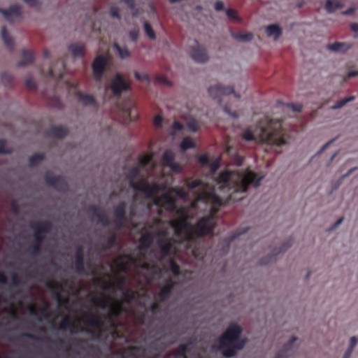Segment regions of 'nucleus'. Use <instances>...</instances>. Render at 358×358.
Returning a JSON list of instances; mask_svg holds the SVG:
<instances>
[{"instance_id":"obj_44","label":"nucleus","mask_w":358,"mask_h":358,"mask_svg":"<svg viewBox=\"0 0 358 358\" xmlns=\"http://www.w3.org/2000/svg\"><path fill=\"white\" fill-rule=\"evenodd\" d=\"M171 191L182 199H185L187 197V193L180 187H175L172 188Z\"/></svg>"},{"instance_id":"obj_43","label":"nucleus","mask_w":358,"mask_h":358,"mask_svg":"<svg viewBox=\"0 0 358 358\" xmlns=\"http://www.w3.org/2000/svg\"><path fill=\"white\" fill-rule=\"evenodd\" d=\"M144 30L146 35L150 39H155L156 35L155 31L152 29V26L148 22H144Z\"/></svg>"},{"instance_id":"obj_34","label":"nucleus","mask_w":358,"mask_h":358,"mask_svg":"<svg viewBox=\"0 0 358 358\" xmlns=\"http://www.w3.org/2000/svg\"><path fill=\"white\" fill-rule=\"evenodd\" d=\"M180 146L182 151H185L188 149L195 148L196 143L190 137H185L182 140Z\"/></svg>"},{"instance_id":"obj_18","label":"nucleus","mask_w":358,"mask_h":358,"mask_svg":"<svg viewBox=\"0 0 358 358\" xmlns=\"http://www.w3.org/2000/svg\"><path fill=\"white\" fill-rule=\"evenodd\" d=\"M174 242L173 239L169 238L166 240L159 239L158 245L159 247V252L162 258H165L169 255L171 250L173 247Z\"/></svg>"},{"instance_id":"obj_37","label":"nucleus","mask_w":358,"mask_h":358,"mask_svg":"<svg viewBox=\"0 0 358 358\" xmlns=\"http://www.w3.org/2000/svg\"><path fill=\"white\" fill-rule=\"evenodd\" d=\"M185 185L189 189H194L197 187L203 186V182L201 179L192 180V178H189L185 180Z\"/></svg>"},{"instance_id":"obj_57","label":"nucleus","mask_w":358,"mask_h":358,"mask_svg":"<svg viewBox=\"0 0 358 358\" xmlns=\"http://www.w3.org/2000/svg\"><path fill=\"white\" fill-rule=\"evenodd\" d=\"M22 336H24V337H26L27 338H30L31 340H34V341H41L42 338H40L38 336L36 335V334H31V333H28V332H25V333H22Z\"/></svg>"},{"instance_id":"obj_38","label":"nucleus","mask_w":358,"mask_h":358,"mask_svg":"<svg viewBox=\"0 0 358 358\" xmlns=\"http://www.w3.org/2000/svg\"><path fill=\"white\" fill-rule=\"evenodd\" d=\"M233 36L235 39L238 41L247 42L252 39L253 34L250 32L234 33L233 34Z\"/></svg>"},{"instance_id":"obj_52","label":"nucleus","mask_w":358,"mask_h":358,"mask_svg":"<svg viewBox=\"0 0 358 358\" xmlns=\"http://www.w3.org/2000/svg\"><path fill=\"white\" fill-rule=\"evenodd\" d=\"M135 78L139 81H146L150 82V78L146 73H140L138 72H135L134 73Z\"/></svg>"},{"instance_id":"obj_48","label":"nucleus","mask_w":358,"mask_h":358,"mask_svg":"<svg viewBox=\"0 0 358 358\" xmlns=\"http://www.w3.org/2000/svg\"><path fill=\"white\" fill-rule=\"evenodd\" d=\"M220 162L221 158L217 157L210 164V169L212 173H215L218 170L220 166Z\"/></svg>"},{"instance_id":"obj_7","label":"nucleus","mask_w":358,"mask_h":358,"mask_svg":"<svg viewBox=\"0 0 358 358\" xmlns=\"http://www.w3.org/2000/svg\"><path fill=\"white\" fill-rule=\"evenodd\" d=\"M92 302L96 306L101 308L109 307L110 313L114 317H119L124 310L123 306L120 302L116 301L112 303L111 299L108 296H103L99 299L94 298Z\"/></svg>"},{"instance_id":"obj_26","label":"nucleus","mask_w":358,"mask_h":358,"mask_svg":"<svg viewBox=\"0 0 358 358\" xmlns=\"http://www.w3.org/2000/svg\"><path fill=\"white\" fill-rule=\"evenodd\" d=\"M81 327L76 325L72 322L69 316L65 317L59 324V329L62 330L72 329V333L80 332L79 329Z\"/></svg>"},{"instance_id":"obj_51","label":"nucleus","mask_w":358,"mask_h":358,"mask_svg":"<svg viewBox=\"0 0 358 358\" xmlns=\"http://www.w3.org/2000/svg\"><path fill=\"white\" fill-rule=\"evenodd\" d=\"M199 164L204 166L209 164V157L207 154L201 155L198 158Z\"/></svg>"},{"instance_id":"obj_11","label":"nucleus","mask_w":358,"mask_h":358,"mask_svg":"<svg viewBox=\"0 0 358 358\" xmlns=\"http://www.w3.org/2000/svg\"><path fill=\"white\" fill-rule=\"evenodd\" d=\"M162 162L166 167L176 174L181 173L183 171V166L175 162V154L169 150H166L162 155Z\"/></svg>"},{"instance_id":"obj_62","label":"nucleus","mask_w":358,"mask_h":358,"mask_svg":"<svg viewBox=\"0 0 358 358\" xmlns=\"http://www.w3.org/2000/svg\"><path fill=\"white\" fill-rule=\"evenodd\" d=\"M129 35L131 40L136 42L138 38V31L136 29L131 30L129 31Z\"/></svg>"},{"instance_id":"obj_32","label":"nucleus","mask_w":358,"mask_h":358,"mask_svg":"<svg viewBox=\"0 0 358 358\" xmlns=\"http://www.w3.org/2000/svg\"><path fill=\"white\" fill-rule=\"evenodd\" d=\"M342 7L343 3L337 0H327L325 3V9L329 13H332Z\"/></svg>"},{"instance_id":"obj_42","label":"nucleus","mask_w":358,"mask_h":358,"mask_svg":"<svg viewBox=\"0 0 358 358\" xmlns=\"http://www.w3.org/2000/svg\"><path fill=\"white\" fill-rule=\"evenodd\" d=\"M170 270L175 276H178L180 273V266L173 260L169 261Z\"/></svg>"},{"instance_id":"obj_16","label":"nucleus","mask_w":358,"mask_h":358,"mask_svg":"<svg viewBox=\"0 0 358 358\" xmlns=\"http://www.w3.org/2000/svg\"><path fill=\"white\" fill-rule=\"evenodd\" d=\"M176 284V282L172 279L167 280L166 284L162 287L159 292L157 294V300L162 303L167 301L170 298Z\"/></svg>"},{"instance_id":"obj_49","label":"nucleus","mask_w":358,"mask_h":358,"mask_svg":"<svg viewBox=\"0 0 358 358\" xmlns=\"http://www.w3.org/2000/svg\"><path fill=\"white\" fill-rule=\"evenodd\" d=\"M25 85L29 90H35L36 88V84L31 77L27 78L25 80Z\"/></svg>"},{"instance_id":"obj_24","label":"nucleus","mask_w":358,"mask_h":358,"mask_svg":"<svg viewBox=\"0 0 358 358\" xmlns=\"http://www.w3.org/2000/svg\"><path fill=\"white\" fill-rule=\"evenodd\" d=\"M298 341V338L295 336L292 337V338L287 343L282 349V355H278L275 358H287V357L292 355L289 352H292L296 348V342Z\"/></svg>"},{"instance_id":"obj_50","label":"nucleus","mask_w":358,"mask_h":358,"mask_svg":"<svg viewBox=\"0 0 358 358\" xmlns=\"http://www.w3.org/2000/svg\"><path fill=\"white\" fill-rule=\"evenodd\" d=\"M98 222L102 225L107 227L110 224V220L108 215L104 213L97 219Z\"/></svg>"},{"instance_id":"obj_61","label":"nucleus","mask_w":358,"mask_h":358,"mask_svg":"<svg viewBox=\"0 0 358 358\" xmlns=\"http://www.w3.org/2000/svg\"><path fill=\"white\" fill-rule=\"evenodd\" d=\"M6 142L5 140L0 139V154L10 153V151L6 150Z\"/></svg>"},{"instance_id":"obj_40","label":"nucleus","mask_w":358,"mask_h":358,"mask_svg":"<svg viewBox=\"0 0 358 358\" xmlns=\"http://www.w3.org/2000/svg\"><path fill=\"white\" fill-rule=\"evenodd\" d=\"M117 236L115 233H113L106 241V244L104 246V250H108L115 246L117 243Z\"/></svg>"},{"instance_id":"obj_25","label":"nucleus","mask_w":358,"mask_h":358,"mask_svg":"<svg viewBox=\"0 0 358 358\" xmlns=\"http://www.w3.org/2000/svg\"><path fill=\"white\" fill-rule=\"evenodd\" d=\"M76 97L85 106H96V101L92 95L82 92H77Z\"/></svg>"},{"instance_id":"obj_39","label":"nucleus","mask_w":358,"mask_h":358,"mask_svg":"<svg viewBox=\"0 0 358 358\" xmlns=\"http://www.w3.org/2000/svg\"><path fill=\"white\" fill-rule=\"evenodd\" d=\"M89 213L92 214V215L96 219H98L100 216L103 215L105 213L103 211L101 207L96 205H91L88 208Z\"/></svg>"},{"instance_id":"obj_31","label":"nucleus","mask_w":358,"mask_h":358,"mask_svg":"<svg viewBox=\"0 0 358 358\" xmlns=\"http://www.w3.org/2000/svg\"><path fill=\"white\" fill-rule=\"evenodd\" d=\"M266 32L268 36H274L277 39L282 34V29L277 24H270L266 27Z\"/></svg>"},{"instance_id":"obj_47","label":"nucleus","mask_w":358,"mask_h":358,"mask_svg":"<svg viewBox=\"0 0 358 358\" xmlns=\"http://www.w3.org/2000/svg\"><path fill=\"white\" fill-rule=\"evenodd\" d=\"M136 292L131 289H127L123 292V296L127 302H130L136 297Z\"/></svg>"},{"instance_id":"obj_64","label":"nucleus","mask_w":358,"mask_h":358,"mask_svg":"<svg viewBox=\"0 0 358 358\" xmlns=\"http://www.w3.org/2000/svg\"><path fill=\"white\" fill-rule=\"evenodd\" d=\"M24 1L30 6L38 8L40 6V2L38 0H24Z\"/></svg>"},{"instance_id":"obj_41","label":"nucleus","mask_w":358,"mask_h":358,"mask_svg":"<svg viewBox=\"0 0 358 358\" xmlns=\"http://www.w3.org/2000/svg\"><path fill=\"white\" fill-rule=\"evenodd\" d=\"M45 341L46 342H51L54 345L61 348H64L67 346L66 341L62 338H57L53 341H50V338L47 336L45 338Z\"/></svg>"},{"instance_id":"obj_29","label":"nucleus","mask_w":358,"mask_h":358,"mask_svg":"<svg viewBox=\"0 0 358 358\" xmlns=\"http://www.w3.org/2000/svg\"><path fill=\"white\" fill-rule=\"evenodd\" d=\"M154 236L152 231H146L140 238L141 248L148 249L153 243Z\"/></svg>"},{"instance_id":"obj_56","label":"nucleus","mask_w":358,"mask_h":358,"mask_svg":"<svg viewBox=\"0 0 358 358\" xmlns=\"http://www.w3.org/2000/svg\"><path fill=\"white\" fill-rule=\"evenodd\" d=\"M151 160H152V157L148 156V155H144L141 157L140 164H141V165H142L143 166H147L150 163Z\"/></svg>"},{"instance_id":"obj_1","label":"nucleus","mask_w":358,"mask_h":358,"mask_svg":"<svg viewBox=\"0 0 358 358\" xmlns=\"http://www.w3.org/2000/svg\"><path fill=\"white\" fill-rule=\"evenodd\" d=\"M199 199L212 204L211 214L201 218L194 228L186 219L171 222V225L175 229L177 236H180L183 231H187V241L191 244L194 243V236L202 238L213 232L215 227L214 216L217 213L219 208L223 206L221 197L213 190L202 192L199 196Z\"/></svg>"},{"instance_id":"obj_2","label":"nucleus","mask_w":358,"mask_h":358,"mask_svg":"<svg viewBox=\"0 0 358 358\" xmlns=\"http://www.w3.org/2000/svg\"><path fill=\"white\" fill-rule=\"evenodd\" d=\"M242 138L248 141H259L273 145H283L287 143V136L282 128V120L266 117L259 122L253 132L250 128L242 134Z\"/></svg>"},{"instance_id":"obj_12","label":"nucleus","mask_w":358,"mask_h":358,"mask_svg":"<svg viewBox=\"0 0 358 358\" xmlns=\"http://www.w3.org/2000/svg\"><path fill=\"white\" fill-rule=\"evenodd\" d=\"M148 199H152L155 205L164 207L169 211L172 212L176 208V202L169 193L164 194L161 196H157L155 194L154 197Z\"/></svg>"},{"instance_id":"obj_63","label":"nucleus","mask_w":358,"mask_h":358,"mask_svg":"<svg viewBox=\"0 0 358 358\" xmlns=\"http://www.w3.org/2000/svg\"><path fill=\"white\" fill-rule=\"evenodd\" d=\"M11 281L13 285H18L20 283V278L17 273H14L12 274Z\"/></svg>"},{"instance_id":"obj_58","label":"nucleus","mask_w":358,"mask_h":358,"mask_svg":"<svg viewBox=\"0 0 358 358\" xmlns=\"http://www.w3.org/2000/svg\"><path fill=\"white\" fill-rule=\"evenodd\" d=\"M226 13H227V17L231 20H237L238 19L236 11L234 9H231V8L227 9L226 10Z\"/></svg>"},{"instance_id":"obj_53","label":"nucleus","mask_w":358,"mask_h":358,"mask_svg":"<svg viewBox=\"0 0 358 358\" xmlns=\"http://www.w3.org/2000/svg\"><path fill=\"white\" fill-rule=\"evenodd\" d=\"M133 107V104L131 103L130 106L128 107H122V109L129 119V121L133 120V117H131V108Z\"/></svg>"},{"instance_id":"obj_4","label":"nucleus","mask_w":358,"mask_h":358,"mask_svg":"<svg viewBox=\"0 0 358 358\" xmlns=\"http://www.w3.org/2000/svg\"><path fill=\"white\" fill-rule=\"evenodd\" d=\"M242 331L243 329L241 326L231 323L218 338L217 348L222 352L224 356L227 357H233L238 350L243 348L246 341L241 338Z\"/></svg>"},{"instance_id":"obj_55","label":"nucleus","mask_w":358,"mask_h":358,"mask_svg":"<svg viewBox=\"0 0 358 358\" xmlns=\"http://www.w3.org/2000/svg\"><path fill=\"white\" fill-rule=\"evenodd\" d=\"M172 129H173V135L175 134L176 132L180 131L183 129V125L178 122L175 121L172 124Z\"/></svg>"},{"instance_id":"obj_8","label":"nucleus","mask_w":358,"mask_h":358,"mask_svg":"<svg viewBox=\"0 0 358 358\" xmlns=\"http://www.w3.org/2000/svg\"><path fill=\"white\" fill-rule=\"evenodd\" d=\"M208 93L211 97L217 99L220 104L224 96L233 94L235 97L239 99L240 96L234 92L231 86H222L220 84L211 86L208 88Z\"/></svg>"},{"instance_id":"obj_27","label":"nucleus","mask_w":358,"mask_h":358,"mask_svg":"<svg viewBox=\"0 0 358 358\" xmlns=\"http://www.w3.org/2000/svg\"><path fill=\"white\" fill-rule=\"evenodd\" d=\"M69 50L75 57H83L85 54V45L81 43H76L70 45Z\"/></svg>"},{"instance_id":"obj_59","label":"nucleus","mask_w":358,"mask_h":358,"mask_svg":"<svg viewBox=\"0 0 358 358\" xmlns=\"http://www.w3.org/2000/svg\"><path fill=\"white\" fill-rule=\"evenodd\" d=\"M291 245H292L291 240H289L287 243L284 244L280 250H278V251L276 250H275L273 255L275 256V255L280 254V252L285 251L289 246H291Z\"/></svg>"},{"instance_id":"obj_17","label":"nucleus","mask_w":358,"mask_h":358,"mask_svg":"<svg viewBox=\"0 0 358 358\" xmlns=\"http://www.w3.org/2000/svg\"><path fill=\"white\" fill-rule=\"evenodd\" d=\"M192 58L196 62L204 63L208 59V55L206 49L197 44L191 51Z\"/></svg>"},{"instance_id":"obj_21","label":"nucleus","mask_w":358,"mask_h":358,"mask_svg":"<svg viewBox=\"0 0 358 358\" xmlns=\"http://www.w3.org/2000/svg\"><path fill=\"white\" fill-rule=\"evenodd\" d=\"M76 262L75 266L76 271L78 273L84 274L85 273V266H84V254L83 249L82 247H79L76 252L75 255Z\"/></svg>"},{"instance_id":"obj_14","label":"nucleus","mask_w":358,"mask_h":358,"mask_svg":"<svg viewBox=\"0 0 358 358\" xmlns=\"http://www.w3.org/2000/svg\"><path fill=\"white\" fill-rule=\"evenodd\" d=\"M127 204L124 201L120 202L114 210V223L117 229L124 227L127 221L126 217Z\"/></svg>"},{"instance_id":"obj_60","label":"nucleus","mask_w":358,"mask_h":358,"mask_svg":"<svg viewBox=\"0 0 358 358\" xmlns=\"http://www.w3.org/2000/svg\"><path fill=\"white\" fill-rule=\"evenodd\" d=\"M110 14L113 17L117 18L119 20L120 19V11L117 7L110 8Z\"/></svg>"},{"instance_id":"obj_22","label":"nucleus","mask_w":358,"mask_h":358,"mask_svg":"<svg viewBox=\"0 0 358 358\" xmlns=\"http://www.w3.org/2000/svg\"><path fill=\"white\" fill-rule=\"evenodd\" d=\"M0 13H1L7 20L10 21L12 17L20 16L21 8L18 5H13L8 9L0 8Z\"/></svg>"},{"instance_id":"obj_36","label":"nucleus","mask_w":358,"mask_h":358,"mask_svg":"<svg viewBox=\"0 0 358 358\" xmlns=\"http://www.w3.org/2000/svg\"><path fill=\"white\" fill-rule=\"evenodd\" d=\"M113 46L116 51L117 52L120 58L126 59L130 57L131 53L127 47L122 48L117 43H115Z\"/></svg>"},{"instance_id":"obj_10","label":"nucleus","mask_w":358,"mask_h":358,"mask_svg":"<svg viewBox=\"0 0 358 358\" xmlns=\"http://www.w3.org/2000/svg\"><path fill=\"white\" fill-rule=\"evenodd\" d=\"M45 183L59 192H65L68 189V185L64 178L61 176H55L50 172H47L44 176Z\"/></svg>"},{"instance_id":"obj_28","label":"nucleus","mask_w":358,"mask_h":358,"mask_svg":"<svg viewBox=\"0 0 358 358\" xmlns=\"http://www.w3.org/2000/svg\"><path fill=\"white\" fill-rule=\"evenodd\" d=\"M34 59V54L29 50L22 51V59L17 63L18 66H24L31 64Z\"/></svg>"},{"instance_id":"obj_23","label":"nucleus","mask_w":358,"mask_h":358,"mask_svg":"<svg viewBox=\"0 0 358 358\" xmlns=\"http://www.w3.org/2000/svg\"><path fill=\"white\" fill-rule=\"evenodd\" d=\"M44 240V236L43 234H38V233L34 234V243L31 245V252L33 255H38L41 251V244Z\"/></svg>"},{"instance_id":"obj_45","label":"nucleus","mask_w":358,"mask_h":358,"mask_svg":"<svg viewBox=\"0 0 358 358\" xmlns=\"http://www.w3.org/2000/svg\"><path fill=\"white\" fill-rule=\"evenodd\" d=\"M357 343V338L355 336L352 337L350 341V346L348 350L345 352V356L343 358H349L354 348L356 346Z\"/></svg>"},{"instance_id":"obj_54","label":"nucleus","mask_w":358,"mask_h":358,"mask_svg":"<svg viewBox=\"0 0 358 358\" xmlns=\"http://www.w3.org/2000/svg\"><path fill=\"white\" fill-rule=\"evenodd\" d=\"M287 107L291 108L294 112H301L302 110V105L301 103H287Z\"/></svg>"},{"instance_id":"obj_30","label":"nucleus","mask_w":358,"mask_h":358,"mask_svg":"<svg viewBox=\"0 0 358 358\" xmlns=\"http://www.w3.org/2000/svg\"><path fill=\"white\" fill-rule=\"evenodd\" d=\"M352 47V45L346 43L335 42L328 45V49L334 52H345Z\"/></svg>"},{"instance_id":"obj_9","label":"nucleus","mask_w":358,"mask_h":358,"mask_svg":"<svg viewBox=\"0 0 358 358\" xmlns=\"http://www.w3.org/2000/svg\"><path fill=\"white\" fill-rule=\"evenodd\" d=\"M110 90L115 96L119 97L122 92H127L131 90L130 83L126 81L123 76L117 73L112 80L110 85Z\"/></svg>"},{"instance_id":"obj_33","label":"nucleus","mask_w":358,"mask_h":358,"mask_svg":"<svg viewBox=\"0 0 358 358\" xmlns=\"http://www.w3.org/2000/svg\"><path fill=\"white\" fill-rule=\"evenodd\" d=\"M1 38L5 44V45L10 48L13 49L14 48V42L12 37L9 35L7 31L6 27H2L1 28Z\"/></svg>"},{"instance_id":"obj_46","label":"nucleus","mask_w":358,"mask_h":358,"mask_svg":"<svg viewBox=\"0 0 358 358\" xmlns=\"http://www.w3.org/2000/svg\"><path fill=\"white\" fill-rule=\"evenodd\" d=\"M355 97L354 96H350L348 97L344 98L336 103L334 108H340L345 106L347 103L355 100Z\"/></svg>"},{"instance_id":"obj_5","label":"nucleus","mask_w":358,"mask_h":358,"mask_svg":"<svg viewBox=\"0 0 358 358\" xmlns=\"http://www.w3.org/2000/svg\"><path fill=\"white\" fill-rule=\"evenodd\" d=\"M140 172L139 166H134L128 171L127 177L129 180L130 186L135 190L143 193L145 198L154 197L155 194L162 189V187L157 182L150 183L145 178L136 181Z\"/></svg>"},{"instance_id":"obj_13","label":"nucleus","mask_w":358,"mask_h":358,"mask_svg":"<svg viewBox=\"0 0 358 358\" xmlns=\"http://www.w3.org/2000/svg\"><path fill=\"white\" fill-rule=\"evenodd\" d=\"M108 64V59L106 56H97L92 64V70L96 80L100 81L105 73Z\"/></svg>"},{"instance_id":"obj_19","label":"nucleus","mask_w":358,"mask_h":358,"mask_svg":"<svg viewBox=\"0 0 358 358\" xmlns=\"http://www.w3.org/2000/svg\"><path fill=\"white\" fill-rule=\"evenodd\" d=\"M69 133L68 129L63 126H52L46 131V135L57 138H63Z\"/></svg>"},{"instance_id":"obj_20","label":"nucleus","mask_w":358,"mask_h":358,"mask_svg":"<svg viewBox=\"0 0 358 358\" xmlns=\"http://www.w3.org/2000/svg\"><path fill=\"white\" fill-rule=\"evenodd\" d=\"M31 228L34 229V233L42 234L48 233L52 229V224L48 220L39 221L31 224Z\"/></svg>"},{"instance_id":"obj_3","label":"nucleus","mask_w":358,"mask_h":358,"mask_svg":"<svg viewBox=\"0 0 358 358\" xmlns=\"http://www.w3.org/2000/svg\"><path fill=\"white\" fill-rule=\"evenodd\" d=\"M262 176H258L254 171L246 169L244 172H233L225 170L221 172L217 178L216 181L218 184L228 185L231 180L233 182V193H245L247 192L250 185L257 187Z\"/></svg>"},{"instance_id":"obj_15","label":"nucleus","mask_w":358,"mask_h":358,"mask_svg":"<svg viewBox=\"0 0 358 358\" xmlns=\"http://www.w3.org/2000/svg\"><path fill=\"white\" fill-rule=\"evenodd\" d=\"M196 342V338L192 336L189 338L186 343L178 345L176 350L177 358H189L187 354L189 353Z\"/></svg>"},{"instance_id":"obj_35","label":"nucleus","mask_w":358,"mask_h":358,"mask_svg":"<svg viewBox=\"0 0 358 358\" xmlns=\"http://www.w3.org/2000/svg\"><path fill=\"white\" fill-rule=\"evenodd\" d=\"M45 158L44 154L43 153H35L31 155L29 159V166L34 167L38 165Z\"/></svg>"},{"instance_id":"obj_6","label":"nucleus","mask_w":358,"mask_h":358,"mask_svg":"<svg viewBox=\"0 0 358 358\" xmlns=\"http://www.w3.org/2000/svg\"><path fill=\"white\" fill-rule=\"evenodd\" d=\"M85 322L86 324L96 327L99 330L95 332L90 329L81 327L79 331L92 336L94 340H100L106 329H103V324L99 315L96 313H88L85 315Z\"/></svg>"}]
</instances>
